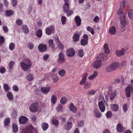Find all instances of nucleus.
Instances as JSON below:
<instances>
[{"instance_id":"nucleus-1","label":"nucleus","mask_w":133,"mask_h":133,"mask_svg":"<svg viewBox=\"0 0 133 133\" xmlns=\"http://www.w3.org/2000/svg\"><path fill=\"white\" fill-rule=\"evenodd\" d=\"M64 3L63 6V12L66 14L68 16H70L73 13L72 10H69V0H63Z\"/></svg>"},{"instance_id":"nucleus-7","label":"nucleus","mask_w":133,"mask_h":133,"mask_svg":"<svg viewBox=\"0 0 133 133\" xmlns=\"http://www.w3.org/2000/svg\"><path fill=\"white\" fill-rule=\"evenodd\" d=\"M57 62L58 63L61 64L65 62L64 56L63 53L61 52L59 54Z\"/></svg>"},{"instance_id":"nucleus-58","label":"nucleus","mask_w":133,"mask_h":133,"mask_svg":"<svg viewBox=\"0 0 133 133\" xmlns=\"http://www.w3.org/2000/svg\"><path fill=\"white\" fill-rule=\"evenodd\" d=\"M11 3L13 6L15 7L17 3V0H11Z\"/></svg>"},{"instance_id":"nucleus-10","label":"nucleus","mask_w":133,"mask_h":133,"mask_svg":"<svg viewBox=\"0 0 133 133\" xmlns=\"http://www.w3.org/2000/svg\"><path fill=\"white\" fill-rule=\"evenodd\" d=\"M131 90L133 91V89L132 88H130L128 86L125 89V92L126 96L128 97H129L131 96Z\"/></svg>"},{"instance_id":"nucleus-27","label":"nucleus","mask_w":133,"mask_h":133,"mask_svg":"<svg viewBox=\"0 0 133 133\" xmlns=\"http://www.w3.org/2000/svg\"><path fill=\"white\" fill-rule=\"evenodd\" d=\"M98 72L97 71H95L94 74L89 77L88 78L90 80H92L95 78L97 75Z\"/></svg>"},{"instance_id":"nucleus-62","label":"nucleus","mask_w":133,"mask_h":133,"mask_svg":"<svg viewBox=\"0 0 133 133\" xmlns=\"http://www.w3.org/2000/svg\"><path fill=\"white\" fill-rule=\"evenodd\" d=\"M5 71V68L3 67H2L0 68V72L2 74L4 73Z\"/></svg>"},{"instance_id":"nucleus-26","label":"nucleus","mask_w":133,"mask_h":133,"mask_svg":"<svg viewBox=\"0 0 133 133\" xmlns=\"http://www.w3.org/2000/svg\"><path fill=\"white\" fill-rule=\"evenodd\" d=\"M123 130L122 125L120 123L118 124L117 127V131L119 132H122Z\"/></svg>"},{"instance_id":"nucleus-41","label":"nucleus","mask_w":133,"mask_h":133,"mask_svg":"<svg viewBox=\"0 0 133 133\" xmlns=\"http://www.w3.org/2000/svg\"><path fill=\"white\" fill-rule=\"evenodd\" d=\"M6 15L9 16L12 15L13 14V11L12 10H7L5 12Z\"/></svg>"},{"instance_id":"nucleus-28","label":"nucleus","mask_w":133,"mask_h":133,"mask_svg":"<svg viewBox=\"0 0 133 133\" xmlns=\"http://www.w3.org/2000/svg\"><path fill=\"white\" fill-rule=\"evenodd\" d=\"M56 42H57L58 44V47L59 49H62L63 48V44L60 42L58 38H57L56 39Z\"/></svg>"},{"instance_id":"nucleus-47","label":"nucleus","mask_w":133,"mask_h":133,"mask_svg":"<svg viewBox=\"0 0 133 133\" xmlns=\"http://www.w3.org/2000/svg\"><path fill=\"white\" fill-rule=\"evenodd\" d=\"M96 93V91L94 89H92L91 90H89L88 91V95H94Z\"/></svg>"},{"instance_id":"nucleus-37","label":"nucleus","mask_w":133,"mask_h":133,"mask_svg":"<svg viewBox=\"0 0 133 133\" xmlns=\"http://www.w3.org/2000/svg\"><path fill=\"white\" fill-rule=\"evenodd\" d=\"M56 110L58 112H62L63 111L62 105L61 104H59L56 108Z\"/></svg>"},{"instance_id":"nucleus-35","label":"nucleus","mask_w":133,"mask_h":133,"mask_svg":"<svg viewBox=\"0 0 133 133\" xmlns=\"http://www.w3.org/2000/svg\"><path fill=\"white\" fill-rule=\"evenodd\" d=\"M128 16L129 17L130 19H133V10L132 9H130L129 11Z\"/></svg>"},{"instance_id":"nucleus-57","label":"nucleus","mask_w":133,"mask_h":133,"mask_svg":"<svg viewBox=\"0 0 133 133\" xmlns=\"http://www.w3.org/2000/svg\"><path fill=\"white\" fill-rule=\"evenodd\" d=\"M12 116L13 118H15L16 117L17 112L15 110H14L13 111Z\"/></svg>"},{"instance_id":"nucleus-33","label":"nucleus","mask_w":133,"mask_h":133,"mask_svg":"<svg viewBox=\"0 0 133 133\" xmlns=\"http://www.w3.org/2000/svg\"><path fill=\"white\" fill-rule=\"evenodd\" d=\"M6 96L9 99L10 101L12 100L13 98V95L12 93L10 92H8L6 95Z\"/></svg>"},{"instance_id":"nucleus-51","label":"nucleus","mask_w":133,"mask_h":133,"mask_svg":"<svg viewBox=\"0 0 133 133\" xmlns=\"http://www.w3.org/2000/svg\"><path fill=\"white\" fill-rule=\"evenodd\" d=\"M112 115V114L111 111H108L106 113V116L107 118H110Z\"/></svg>"},{"instance_id":"nucleus-56","label":"nucleus","mask_w":133,"mask_h":133,"mask_svg":"<svg viewBox=\"0 0 133 133\" xmlns=\"http://www.w3.org/2000/svg\"><path fill=\"white\" fill-rule=\"evenodd\" d=\"M16 23L18 25L21 26L22 24V22L21 19H18L16 20Z\"/></svg>"},{"instance_id":"nucleus-34","label":"nucleus","mask_w":133,"mask_h":133,"mask_svg":"<svg viewBox=\"0 0 133 133\" xmlns=\"http://www.w3.org/2000/svg\"><path fill=\"white\" fill-rule=\"evenodd\" d=\"M104 49L105 52L107 54H108L109 52V49L108 44L105 43L104 45Z\"/></svg>"},{"instance_id":"nucleus-45","label":"nucleus","mask_w":133,"mask_h":133,"mask_svg":"<svg viewBox=\"0 0 133 133\" xmlns=\"http://www.w3.org/2000/svg\"><path fill=\"white\" fill-rule=\"evenodd\" d=\"M78 54L80 57H82L84 55L83 50L82 49H80L78 51Z\"/></svg>"},{"instance_id":"nucleus-59","label":"nucleus","mask_w":133,"mask_h":133,"mask_svg":"<svg viewBox=\"0 0 133 133\" xmlns=\"http://www.w3.org/2000/svg\"><path fill=\"white\" fill-rule=\"evenodd\" d=\"M28 48L30 49H32L34 47L33 44L31 43H29L28 44Z\"/></svg>"},{"instance_id":"nucleus-6","label":"nucleus","mask_w":133,"mask_h":133,"mask_svg":"<svg viewBox=\"0 0 133 133\" xmlns=\"http://www.w3.org/2000/svg\"><path fill=\"white\" fill-rule=\"evenodd\" d=\"M54 28L52 25H51L45 29L46 33L48 35H50L52 33H54Z\"/></svg>"},{"instance_id":"nucleus-14","label":"nucleus","mask_w":133,"mask_h":133,"mask_svg":"<svg viewBox=\"0 0 133 133\" xmlns=\"http://www.w3.org/2000/svg\"><path fill=\"white\" fill-rule=\"evenodd\" d=\"M38 48L39 51L41 52L45 51L47 50V48L46 45L40 44L38 46Z\"/></svg>"},{"instance_id":"nucleus-53","label":"nucleus","mask_w":133,"mask_h":133,"mask_svg":"<svg viewBox=\"0 0 133 133\" xmlns=\"http://www.w3.org/2000/svg\"><path fill=\"white\" fill-rule=\"evenodd\" d=\"M33 78V76L32 74H29L27 77V79L29 81L32 80Z\"/></svg>"},{"instance_id":"nucleus-9","label":"nucleus","mask_w":133,"mask_h":133,"mask_svg":"<svg viewBox=\"0 0 133 133\" xmlns=\"http://www.w3.org/2000/svg\"><path fill=\"white\" fill-rule=\"evenodd\" d=\"M121 23L122 25V28H123L126 24L125 17L124 14H123L120 17Z\"/></svg>"},{"instance_id":"nucleus-32","label":"nucleus","mask_w":133,"mask_h":133,"mask_svg":"<svg viewBox=\"0 0 133 133\" xmlns=\"http://www.w3.org/2000/svg\"><path fill=\"white\" fill-rule=\"evenodd\" d=\"M57 97L55 95H52L51 98V102L53 104H55L57 101Z\"/></svg>"},{"instance_id":"nucleus-52","label":"nucleus","mask_w":133,"mask_h":133,"mask_svg":"<svg viewBox=\"0 0 133 133\" xmlns=\"http://www.w3.org/2000/svg\"><path fill=\"white\" fill-rule=\"evenodd\" d=\"M61 20L62 23L64 25L65 24V22L66 20V18L64 16H62Z\"/></svg>"},{"instance_id":"nucleus-55","label":"nucleus","mask_w":133,"mask_h":133,"mask_svg":"<svg viewBox=\"0 0 133 133\" xmlns=\"http://www.w3.org/2000/svg\"><path fill=\"white\" fill-rule=\"evenodd\" d=\"M84 122L83 121H81L79 122L77 124V125L79 127H82L83 126Z\"/></svg>"},{"instance_id":"nucleus-36","label":"nucleus","mask_w":133,"mask_h":133,"mask_svg":"<svg viewBox=\"0 0 133 133\" xmlns=\"http://www.w3.org/2000/svg\"><path fill=\"white\" fill-rule=\"evenodd\" d=\"M3 87L4 88L5 91L6 92H8L10 89L8 85L6 83H4V84Z\"/></svg>"},{"instance_id":"nucleus-8","label":"nucleus","mask_w":133,"mask_h":133,"mask_svg":"<svg viewBox=\"0 0 133 133\" xmlns=\"http://www.w3.org/2000/svg\"><path fill=\"white\" fill-rule=\"evenodd\" d=\"M38 105L37 103H34L31 104L29 107L30 110L32 112H36L38 109Z\"/></svg>"},{"instance_id":"nucleus-13","label":"nucleus","mask_w":133,"mask_h":133,"mask_svg":"<svg viewBox=\"0 0 133 133\" xmlns=\"http://www.w3.org/2000/svg\"><path fill=\"white\" fill-rule=\"evenodd\" d=\"M93 65L94 68L97 69L99 68L102 65L101 61L99 60L95 61Z\"/></svg>"},{"instance_id":"nucleus-21","label":"nucleus","mask_w":133,"mask_h":133,"mask_svg":"<svg viewBox=\"0 0 133 133\" xmlns=\"http://www.w3.org/2000/svg\"><path fill=\"white\" fill-rule=\"evenodd\" d=\"M32 129V126H31L26 129H23L21 131V133H31Z\"/></svg>"},{"instance_id":"nucleus-44","label":"nucleus","mask_w":133,"mask_h":133,"mask_svg":"<svg viewBox=\"0 0 133 133\" xmlns=\"http://www.w3.org/2000/svg\"><path fill=\"white\" fill-rule=\"evenodd\" d=\"M87 41L85 39H82L81 41V44L83 46H84L87 44L88 43Z\"/></svg>"},{"instance_id":"nucleus-39","label":"nucleus","mask_w":133,"mask_h":133,"mask_svg":"<svg viewBox=\"0 0 133 133\" xmlns=\"http://www.w3.org/2000/svg\"><path fill=\"white\" fill-rule=\"evenodd\" d=\"M36 35L39 37H41L42 35V31L41 29L37 30L36 33Z\"/></svg>"},{"instance_id":"nucleus-60","label":"nucleus","mask_w":133,"mask_h":133,"mask_svg":"<svg viewBox=\"0 0 133 133\" xmlns=\"http://www.w3.org/2000/svg\"><path fill=\"white\" fill-rule=\"evenodd\" d=\"M13 90L15 92H17L18 90V88L17 85H14L12 87Z\"/></svg>"},{"instance_id":"nucleus-23","label":"nucleus","mask_w":133,"mask_h":133,"mask_svg":"<svg viewBox=\"0 0 133 133\" xmlns=\"http://www.w3.org/2000/svg\"><path fill=\"white\" fill-rule=\"evenodd\" d=\"M75 20L77 25L78 26H79L81 23V20L79 16H76L75 18Z\"/></svg>"},{"instance_id":"nucleus-25","label":"nucleus","mask_w":133,"mask_h":133,"mask_svg":"<svg viewBox=\"0 0 133 133\" xmlns=\"http://www.w3.org/2000/svg\"><path fill=\"white\" fill-rule=\"evenodd\" d=\"M50 90L49 87H42L41 89V92L44 94L48 93L49 91Z\"/></svg>"},{"instance_id":"nucleus-49","label":"nucleus","mask_w":133,"mask_h":133,"mask_svg":"<svg viewBox=\"0 0 133 133\" xmlns=\"http://www.w3.org/2000/svg\"><path fill=\"white\" fill-rule=\"evenodd\" d=\"M87 31L90 32L92 34H94V30L93 28H91L89 26H88L87 28Z\"/></svg>"},{"instance_id":"nucleus-61","label":"nucleus","mask_w":133,"mask_h":133,"mask_svg":"<svg viewBox=\"0 0 133 133\" xmlns=\"http://www.w3.org/2000/svg\"><path fill=\"white\" fill-rule=\"evenodd\" d=\"M49 46L52 47L53 45V41L52 39H50L48 41Z\"/></svg>"},{"instance_id":"nucleus-12","label":"nucleus","mask_w":133,"mask_h":133,"mask_svg":"<svg viewBox=\"0 0 133 133\" xmlns=\"http://www.w3.org/2000/svg\"><path fill=\"white\" fill-rule=\"evenodd\" d=\"M28 118L24 116H21L19 118V122L20 124H24L26 123Z\"/></svg>"},{"instance_id":"nucleus-31","label":"nucleus","mask_w":133,"mask_h":133,"mask_svg":"<svg viewBox=\"0 0 133 133\" xmlns=\"http://www.w3.org/2000/svg\"><path fill=\"white\" fill-rule=\"evenodd\" d=\"M49 127L48 124L46 122H44L42 124V128L44 131L46 130Z\"/></svg>"},{"instance_id":"nucleus-11","label":"nucleus","mask_w":133,"mask_h":133,"mask_svg":"<svg viewBox=\"0 0 133 133\" xmlns=\"http://www.w3.org/2000/svg\"><path fill=\"white\" fill-rule=\"evenodd\" d=\"M67 56L69 57L74 56L75 54V52L73 48H71L68 49L66 52Z\"/></svg>"},{"instance_id":"nucleus-5","label":"nucleus","mask_w":133,"mask_h":133,"mask_svg":"<svg viewBox=\"0 0 133 133\" xmlns=\"http://www.w3.org/2000/svg\"><path fill=\"white\" fill-rule=\"evenodd\" d=\"M125 4V1H123L121 2L120 4V8L117 12L118 15H120L123 12L124 9Z\"/></svg>"},{"instance_id":"nucleus-22","label":"nucleus","mask_w":133,"mask_h":133,"mask_svg":"<svg viewBox=\"0 0 133 133\" xmlns=\"http://www.w3.org/2000/svg\"><path fill=\"white\" fill-rule=\"evenodd\" d=\"M80 34H75L73 36L72 39L74 42L78 41L80 37Z\"/></svg>"},{"instance_id":"nucleus-3","label":"nucleus","mask_w":133,"mask_h":133,"mask_svg":"<svg viewBox=\"0 0 133 133\" xmlns=\"http://www.w3.org/2000/svg\"><path fill=\"white\" fill-rule=\"evenodd\" d=\"M119 66V64L118 63H114L107 67L106 70L107 72H109L116 70Z\"/></svg>"},{"instance_id":"nucleus-50","label":"nucleus","mask_w":133,"mask_h":133,"mask_svg":"<svg viewBox=\"0 0 133 133\" xmlns=\"http://www.w3.org/2000/svg\"><path fill=\"white\" fill-rule=\"evenodd\" d=\"M10 120L9 118H7L5 119L4 121V124L5 126H7L10 122Z\"/></svg>"},{"instance_id":"nucleus-30","label":"nucleus","mask_w":133,"mask_h":133,"mask_svg":"<svg viewBox=\"0 0 133 133\" xmlns=\"http://www.w3.org/2000/svg\"><path fill=\"white\" fill-rule=\"evenodd\" d=\"M12 131L14 133H16L18 131V127L17 126L15 123H13L12 124Z\"/></svg>"},{"instance_id":"nucleus-42","label":"nucleus","mask_w":133,"mask_h":133,"mask_svg":"<svg viewBox=\"0 0 133 133\" xmlns=\"http://www.w3.org/2000/svg\"><path fill=\"white\" fill-rule=\"evenodd\" d=\"M15 45L13 43H11L10 44L9 48L10 50H13L15 49Z\"/></svg>"},{"instance_id":"nucleus-46","label":"nucleus","mask_w":133,"mask_h":133,"mask_svg":"<svg viewBox=\"0 0 133 133\" xmlns=\"http://www.w3.org/2000/svg\"><path fill=\"white\" fill-rule=\"evenodd\" d=\"M91 85V83L90 82H87L85 83L84 88L87 89L89 88Z\"/></svg>"},{"instance_id":"nucleus-48","label":"nucleus","mask_w":133,"mask_h":133,"mask_svg":"<svg viewBox=\"0 0 133 133\" xmlns=\"http://www.w3.org/2000/svg\"><path fill=\"white\" fill-rule=\"evenodd\" d=\"M66 99L65 97H63L60 100V102L62 104H64L66 102Z\"/></svg>"},{"instance_id":"nucleus-16","label":"nucleus","mask_w":133,"mask_h":133,"mask_svg":"<svg viewBox=\"0 0 133 133\" xmlns=\"http://www.w3.org/2000/svg\"><path fill=\"white\" fill-rule=\"evenodd\" d=\"M111 110L113 111H117L118 109V105L116 104H111L110 105Z\"/></svg>"},{"instance_id":"nucleus-64","label":"nucleus","mask_w":133,"mask_h":133,"mask_svg":"<svg viewBox=\"0 0 133 133\" xmlns=\"http://www.w3.org/2000/svg\"><path fill=\"white\" fill-rule=\"evenodd\" d=\"M99 17L98 16H96L94 19V21L95 22H98L99 21Z\"/></svg>"},{"instance_id":"nucleus-2","label":"nucleus","mask_w":133,"mask_h":133,"mask_svg":"<svg viewBox=\"0 0 133 133\" xmlns=\"http://www.w3.org/2000/svg\"><path fill=\"white\" fill-rule=\"evenodd\" d=\"M31 65L30 60L28 59H26L25 61L21 63V65L23 70L27 71Z\"/></svg>"},{"instance_id":"nucleus-38","label":"nucleus","mask_w":133,"mask_h":133,"mask_svg":"<svg viewBox=\"0 0 133 133\" xmlns=\"http://www.w3.org/2000/svg\"><path fill=\"white\" fill-rule=\"evenodd\" d=\"M52 124L56 127H57L58 126L59 123L58 120L56 119H54L52 120Z\"/></svg>"},{"instance_id":"nucleus-18","label":"nucleus","mask_w":133,"mask_h":133,"mask_svg":"<svg viewBox=\"0 0 133 133\" xmlns=\"http://www.w3.org/2000/svg\"><path fill=\"white\" fill-rule=\"evenodd\" d=\"M72 124L71 122H69L66 124H65L64 126V129L67 130H69L72 128Z\"/></svg>"},{"instance_id":"nucleus-54","label":"nucleus","mask_w":133,"mask_h":133,"mask_svg":"<svg viewBox=\"0 0 133 133\" xmlns=\"http://www.w3.org/2000/svg\"><path fill=\"white\" fill-rule=\"evenodd\" d=\"M14 63V62L12 61H11L10 62L9 64V67L10 69H11L12 68Z\"/></svg>"},{"instance_id":"nucleus-29","label":"nucleus","mask_w":133,"mask_h":133,"mask_svg":"<svg viewBox=\"0 0 133 133\" xmlns=\"http://www.w3.org/2000/svg\"><path fill=\"white\" fill-rule=\"evenodd\" d=\"M23 30L25 34H27L29 32V30L26 25H23L22 26Z\"/></svg>"},{"instance_id":"nucleus-40","label":"nucleus","mask_w":133,"mask_h":133,"mask_svg":"<svg viewBox=\"0 0 133 133\" xmlns=\"http://www.w3.org/2000/svg\"><path fill=\"white\" fill-rule=\"evenodd\" d=\"M65 71L64 70L62 69L59 71L58 74L61 77H63L65 74Z\"/></svg>"},{"instance_id":"nucleus-20","label":"nucleus","mask_w":133,"mask_h":133,"mask_svg":"<svg viewBox=\"0 0 133 133\" xmlns=\"http://www.w3.org/2000/svg\"><path fill=\"white\" fill-rule=\"evenodd\" d=\"M124 50L123 48L122 49L120 50H117L116 51V54L118 56H121L124 55Z\"/></svg>"},{"instance_id":"nucleus-17","label":"nucleus","mask_w":133,"mask_h":133,"mask_svg":"<svg viewBox=\"0 0 133 133\" xmlns=\"http://www.w3.org/2000/svg\"><path fill=\"white\" fill-rule=\"evenodd\" d=\"M70 110L74 113L76 112L77 110L76 107L74 106V104L71 103L69 106Z\"/></svg>"},{"instance_id":"nucleus-4","label":"nucleus","mask_w":133,"mask_h":133,"mask_svg":"<svg viewBox=\"0 0 133 133\" xmlns=\"http://www.w3.org/2000/svg\"><path fill=\"white\" fill-rule=\"evenodd\" d=\"M109 93L110 94V99L111 100H113L117 95V91H113L112 87H110L109 89Z\"/></svg>"},{"instance_id":"nucleus-24","label":"nucleus","mask_w":133,"mask_h":133,"mask_svg":"<svg viewBox=\"0 0 133 133\" xmlns=\"http://www.w3.org/2000/svg\"><path fill=\"white\" fill-rule=\"evenodd\" d=\"M109 33L111 35H114L116 32V30L115 27L112 26L109 29Z\"/></svg>"},{"instance_id":"nucleus-43","label":"nucleus","mask_w":133,"mask_h":133,"mask_svg":"<svg viewBox=\"0 0 133 133\" xmlns=\"http://www.w3.org/2000/svg\"><path fill=\"white\" fill-rule=\"evenodd\" d=\"M52 78L54 82H56L59 79L58 77L57 76L56 74H53L52 76Z\"/></svg>"},{"instance_id":"nucleus-63","label":"nucleus","mask_w":133,"mask_h":133,"mask_svg":"<svg viewBox=\"0 0 133 133\" xmlns=\"http://www.w3.org/2000/svg\"><path fill=\"white\" fill-rule=\"evenodd\" d=\"M4 38L2 36L0 37V45L4 42Z\"/></svg>"},{"instance_id":"nucleus-15","label":"nucleus","mask_w":133,"mask_h":133,"mask_svg":"<svg viewBox=\"0 0 133 133\" xmlns=\"http://www.w3.org/2000/svg\"><path fill=\"white\" fill-rule=\"evenodd\" d=\"M99 109L102 112H104L105 109V107L103 102L102 101L100 102L98 104Z\"/></svg>"},{"instance_id":"nucleus-19","label":"nucleus","mask_w":133,"mask_h":133,"mask_svg":"<svg viewBox=\"0 0 133 133\" xmlns=\"http://www.w3.org/2000/svg\"><path fill=\"white\" fill-rule=\"evenodd\" d=\"M94 115L98 118H100L102 116L101 113L99 111V110L95 109L94 111Z\"/></svg>"}]
</instances>
